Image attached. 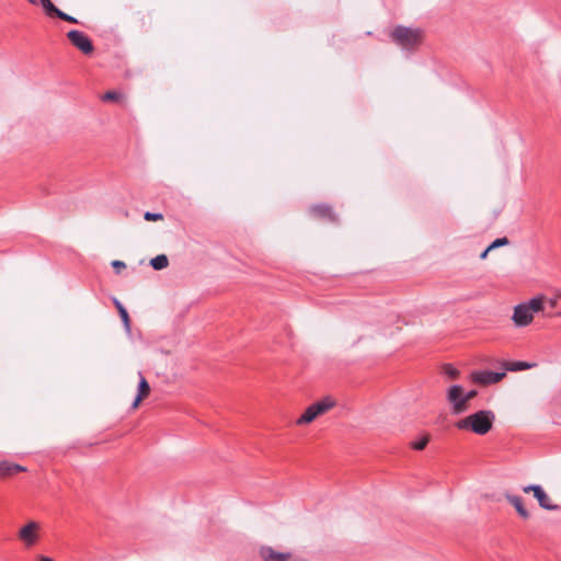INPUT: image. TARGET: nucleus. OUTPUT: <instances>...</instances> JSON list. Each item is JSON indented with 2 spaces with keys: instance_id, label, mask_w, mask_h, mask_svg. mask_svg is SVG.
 <instances>
[{
  "instance_id": "obj_31",
  "label": "nucleus",
  "mask_w": 561,
  "mask_h": 561,
  "mask_svg": "<svg viewBox=\"0 0 561 561\" xmlns=\"http://www.w3.org/2000/svg\"><path fill=\"white\" fill-rule=\"evenodd\" d=\"M558 298L561 300V294L559 295V297H558Z\"/></svg>"
},
{
  "instance_id": "obj_15",
  "label": "nucleus",
  "mask_w": 561,
  "mask_h": 561,
  "mask_svg": "<svg viewBox=\"0 0 561 561\" xmlns=\"http://www.w3.org/2000/svg\"><path fill=\"white\" fill-rule=\"evenodd\" d=\"M502 366L506 370H510V371H520V370L533 368L535 366V364H530L527 362H513V363L503 362Z\"/></svg>"
},
{
  "instance_id": "obj_9",
  "label": "nucleus",
  "mask_w": 561,
  "mask_h": 561,
  "mask_svg": "<svg viewBox=\"0 0 561 561\" xmlns=\"http://www.w3.org/2000/svg\"><path fill=\"white\" fill-rule=\"evenodd\" d=\"M67 37L83 54H91L93 51V44L84 33L72 30L68 32Z\"/></svg>"
},
{
  "instance_id": "obj_12",
  "label": "nucleus",
  "mask_w": 561,
  "mask_h": 561,
  "mask_svg": "<svg viewBox=\"0 0 561 561\" xmlns=\"http://www.w3.org/2000/svg\"><path fill=\"white\" fill-rule=\"evenodd\" d=\"M139 375L138 393L131 404L133 409H137L140 402L150 393V386L141 373Z\"/></svg>"
},
{
  "instance_id": "obj_28",
  "label": "nucleus",
  "mask_w": 561,
  "mask_h": 561,
  "mask_svg": "<svg viewBox=\"0 0 561 561\" xmlns=\"http://www.w3.org/2000/svg\"><path fill=\"white\" fill-rule=\"evenodd\" d=\"M38 561H54V560L48 557L41 556V557H38Z\"/></svg>"
},
{
  "instance_id": "obj_22",
  "label": "nucleus",
  "mask_w": 561,
  "mask_h": 561,
  "mask_svg": "<svg viewBox=\"0 0 561 561\" xmlns=\"http://www.w3.org/2000/svg\"><path fill=\"white\" fill-rule=\"evenodd\" d=\"M121 94L116 91H107L103 96V101H116L118 100Z\"/></svg>"
},
{
  "instance_id": "obj_19",
  "label": "nucleus",
  "mask_w": 561,
  "mask_h": 561,
  "mask_svg": "<svg viewBox=\"0 0 561 561\" xmlns=\"http://www.w3.org/2000/svg\"><path fill=\"white\" fill-rule=\"evenodd\" d=\"M443 371L450 379H457L460 375L459 370L450 364H445L443 366Z\"/></svg>"
},
{
  "instance_id": "obj_14",
  "label": "nucleus",
  "mask_w": 561,
  "mask_h": 561,
  "mask_svg": "<svg viewBox=\"0 0 561 561\" xmlns=\"http://www.w3.org/2000/svg\"><path fill=\"white\" fill-rule=\"evenodd\" d=\"M506 500L515 507L516 512L518 513V515L522 518H524V519L529 518L530 515H529L528 511L525 508L523 501L519 496L507 494Z\"/></svg>"
},
{
  "instance_id": "obj_21",
  "label": "nucleus",
  "mask_w": 561,
  "mask_h": 561,
  "mask_svg": "<svg viewBox=\"0 0 561 561\" xmlns=\"http://www.w3.org/2000/svg\"><path fill=\"white\" fill-rule=\"evenodd\" d=\"M144 218H145L147 221H157V220H162V219H163V215H162V214H160V213H150V211H147V213H145Z\"/></svg>"
},
{
  "instance_id": "obj_2",
  "label": "nucleus",
  "mask_w": 561,
  "mask_h": 561,
  "mask_svg": "<svg viewBox=\"0 0 561 561\" xmlns=\"http://www.w3.org/2000/svg\"><path fill=\"white\" fill-rule=\"evenodd\" d=\"M390 37L401 48L411 50L422 43L423 31L420 27L398 25L391 31Z\"/></svg>"
},
{
  "instance_id": "obj_18",
  "label": "nucleus",
  "mask_w": 561,
  "mask_h": 561,
  "mask_svg": "<svg viewBox=\"0 0 561 561\" xmlns=\"http://www.w3.org/2000/svg\"><path fill=\"white\" fill-rule=\"evenodd\" d=\"M39 3L42 4L43 9L45 10L46 14L48 15H56L58 14V11H60L58 8H56L50 0H39Z\"/></svg>"
},
{
  "instance_id": "obj_8",
  "label": "nucleus",
  "mask_w": 561,
  "mask_h": 561,
  "mask_svg": "<svg viewBox=\"0 0 561 561\" xmlns=\"http://www.w3.org/2000/svg\"><path fill=\"white\" fill-rule=\"evenodd\" d=\"M525 493L533 492L534 496L537 499L539 505L548 511L558 510V505L553 504L550 496L545 492V490L537 484H530L523 488Z\"/></svg>"
},
{
  "instance_id": "obj_24",
  "label": "nucleus",
  "mask_w": 561,
  "mask_h": 561,
  "mask_svg": "<svg viewBox=\"0 0 561 561\" xmlns=\"http://www.w3.org/2000/svg\"><path fill=\"white\" fill-rule=\"evenodd\" d=\"M477 390H470V391H465L463 390V396H465V402L467 405H469V402L477 396Z\"/></svg>"
},
{
  "instance_id": "obj_7",
  "label": "nucleus",
  "mask_w": 561,
  "mask_h": 561,
  "mask_svg": "<svg viewBox=\"0 0 561 561\" xmlns=\"http://www.w3.org/2000/svg\"><path fill=\"white\" fill-rule=\"evenodd\" d=\"M41 525L35 520L27 522L18 533V538L24 547H33L39 539Z\"/></svg>"
},
{
  "instance_id": "obj_26",
  "label": "nucleus",
  "mask_w": 561,
  "mask_h": 561,
  "mask_svg": "<svg viewBox=\"0 0 561 561\" xmlns=\"http://www.w3.org/2000/svg\"><path fill=\"white\" fill-rule=\"evenodd\" d=\"M112 266L119 273L122 268H125V263L116 260L112 262Z\"/></svg>"
},
{
  "instance_id": "obj_20",
  "label": "nucleus",
  "mask_w": 561,
  "mask_h": 561,
  "mask_svg": "<svg viewBox=\"0 0 561 561\" xmlns=\"http://www.w3.org/2000/svg\"><path fill=\"white\" fill-rule=\"evenodd\" d=\"M430 442V436L424 435L419 440L412 442L411 447L415 450H423Z\"/></svg>"
},
{
  "instance_id": "obj_3",
  "label": "nucleus",
  "mask_w": 561,
  "mask_h": 561,
  "mask_svg": "<svg viewBox=\"0 0 561 561\" xmlns=\"http://www.w3.org/2000/svg\"><path fill=\"white\" fill-rule=\"evenodd\" d=\"M543 309V298L534 297L514 308L512 320L516 327H526L534 320V314Z\"/></svg>"
},
{
  "instance_id": "obj_10",
  "label": "nucleus",
  "mask_w": 561,
  "mask_h": 561,
  "mask_svg": "<svg viewBox=\"0 0 561 561\" xmlns=\"http://www.w3.org/2000/svg\"><path fill=\"white\" fill-rule=\"evenodd\" d=\"M505 371L495 373L489 370L472 371L470 377L472 381L481 385H492L501 381L505 377Z\"/></svg>"
},
{
  "instance_id": "obj_5",
  "label": "nucleus",
  "mask_w": 561,
  "mask_h": 561,
  "mask_svg": "<svg viewBox=\"0 0 561 561\" xmlns=\"http://www.w3.org/2000/svg\"><path fill=\"white\" fill-rule=\"evenodd\" d=\"M446 400L454 415H459L469 410V405L465 402L463 387L460 385H451L446 390Z\"/></svg>"
},
{
  "instance_id": "obj_25",
  "label": "nucleus",
  "mask_w": 561,
  "mask_h": 561,
  "mask_svg": "<svg viewBox=\"0 0 561 561\" xmlns=\"http://www.w3.org/2000/svg\"><path fill=\"white\" fill-rule=\"evenodd\" d=\"M508 239L506 237L493 240L489 245H507Z\"/></svg>"
},
{
  "instance_id": "obj_16",
  "label": "nucleus",
  "mask_w": 561,
  "mask_h": 561,
  "mask_svg": "<svg viewBox=\"0 0 561 561\" xmlns=\"http://www.w3.org/2000/svg\"><path fill=\"white\" fill-rule=\"evenodd\" d=\"M150 265L153 270L161 271L169 265V260L165 254H159L150 260Z\"/></svg>"
},
{
  "instance_id": "obj_23",
  "label": "nucleus",
  "mask_w": 561,
  "mask_h": 561,
  "mask_svg": "<svg viewBox=\"0 0 561 561\" xmlns=\"http://www.w3.org/2000/svg\"><path fill=\"white\" fill-rule=\"evenodd\" d=\"M57 16L59 19H61L64 21H67V22H70V23H77L78 22L76 18H73V16H71V15H69V14L62 12V11H58Z\"/></svg>"
},
{
  "instance_id": "obj_1",
  "label": "nucleus",
  "mask_w": 561,
  "mask_h": 561,
  "mask_svg": "<svg viewBox=\"0 0 561 561\" xmlns=\"http://www.w3.org/2000/svg\"><path fill=\"white\" fill-rule=\"evenodd\" d=\"M495 414L490 410H480L455 423L456 428L467 431L477 435L488 434L494 423Z\"/></svg>"
},
{
  "instance_id": "obj_30",
  "label": "nucleus",
  "mask_w": 561,
  "mask_h": 561,
  "mask_svg": "<svg viewBox=\"0 0 561 561\" xmlns=\"http://www.w3.org/2000/svg\"><path fill=\"white\" fill-rule=\"evenodd\" d=\"M27 1H28V2H31V3H33V4H35V3H36V1H35V0H27Z\"/></svg>"
},
{
  "instance_id": "obj_11",
  "label": "nucleus",
  "mask_w": 561,
  "mask_h": 561,
  "mask_svg": "<svg viewBox=\"0 0 561 561\" xmlns=\"http://www.w3.org/2000/svg\"><path fill=\"white\" fill-rule=\"evenodd\" d=\"M260 556L264 561H289L291 557L289 552H278L271 547H262Z\"/></svg>"
},
{
  "instance_id": "obj_27",
  "label": "nucleus",
  "mask_w": 561,
  "mask_h": 561,
  "mask_svg": "<svg viewBox=\"0 0 561 561\" xmlns=\"http://www.w3.org/2000/svg\"><path fill=\"white\" fill-rule=\"evenodd\" d=\"M493 248H485V250L480 254V259L484 260L486 256H488V253L492 250Z\"/></svg>"
},
{
  "instance_id": "obj_6",
  "label": "nucleus",
  "mask_w": 561,
  "mask_h": 561,
  "mask_svg": "<svg viewBox=\"0 0 561 561\" xmlns=\"http://www.w3.org/2000/svg\"><path fill=\"white\" fill-rule=\"evenodd\" d=\"M312 219L336 225L340 222V217L333 207L325 203L314 204L309 207L308 210Z\"/></svg>"
},
{
  "instance_id": "obj_29",
  "label": "nucleus",
  "mask_w": 561,
  "mask_h": 561,
  "mask_svg": "<svg viewBox=\"0 0 561 561\" xmlns=\"http://www.w3.org/2000/svg\"><path fill=\"white\" fill-rule=\"evenodd\" d=\"M549 302H550L551 307H554L557 305V300L556 299H550Z\"/></svg>"
},
{
  "instance_id": "obj_4",
  "label": "nucleus",
  "mask_w": 561,
  "mask_h": 561,
  "mask_svg": "<svg viewBox=\"0 0 561 561\" xmlns=\"http://www.w3.org/2000/svg\"><path fill=\"white\" fill-rule=\"evenodd\" d=\"M336 405V400L325 396L306 408L304 413L296 420V425L304 426L312 423L319 416L324 415Z\"/></svg>"
},
{
  "instance_id": "obj_13",
  "label": "nucleus",
  "mask_w": 561,
  "mask_h": 561,
  "mask_svg": "<svg viewBox=\"0 0 561 561\" xmlns=\"http://www.w3.org/2000/svg\"><path fill=\"white\" fill-rule=\"evenodd\" d=\"M26 471L25 467H22L18 463H13L10 461H0V476L2 478L12 477L18 472H24Z\"/></svg>"
},
{
  "instance_id": "obj_17",
  "label": "nucleus",
  "mask_w": 561,
  "mask_h": 561,
  "mask_svg": "<svg viewBox=\"0 0 561 561\" xmlns=\"http://www.w3.org/2000/svg\"><path fill=\"white\" fill-rule=\"evenodd\" d=\"M114 304H115V307L118 310V313L121 316V319H122L126 330L129 331L130 330V320H129V316H128L127 310L125 309V307L117 299L114 300Z\"/></svg>"
}]
</instances>
